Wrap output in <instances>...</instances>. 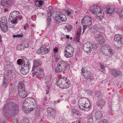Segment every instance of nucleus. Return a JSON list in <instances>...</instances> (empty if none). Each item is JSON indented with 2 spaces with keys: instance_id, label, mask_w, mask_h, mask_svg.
<instances>
[{
  "instance_id": "f257e3e1",
  "label": "nucleus",
  "mask_w": 123,
  "mask_h": 123,
  "mask_svg": "<svg viewBox=\"0 0 123 123\" xmlns=\"http://www.w3.org/2000/svg\"><path fill=\"white\" fill-rule=\"evenodd\" d=\"M19 111L17 104L8 99L6 101L3 110V112L6 117H10L16 115Z\"/></svg>"
},
{
  "instance_id": "f03ea898",
  "label": "nucleus",
  "mask_w": 123,
  "mask_h": 123,
  "mask_svg": "<svg viewBox=\"0 0 123 123\" xmlns=\"http://www.w3.org/2000/svg\"><path fill=\"white\" fill-rule=\"evenodd\" d=\"M70 84V81L67 79V77L62 76H59L58 79H56L55 83L60 88H68Z\"/></svg>"
},
{
  "instance_id": "7ed1b4c3",
  "label": "nucleus",
  "mask_w": 123,
  "mask_h": 123,
  "mask_svg": "<svg viewBox=\"0 0 123 123\" xmlns=\"http://www.w3.org/2000/svg\"><path fill=\"white\" fill-rule=\"evenodd\" d=\"M22 64H21V69L19 68L20 71L23 74L25 75L28 73L30 68L29 66V62L27 58L24 56H22Z\"/></svg>"
},
{
  "instance_id": "20e7f679",
  "label": "nucleus",
  "mask_w": 123,
  "mask_h": 123,
  "mask_svg": "<svg viewBox=\"0 0 123 123\" xmlns=\"http://www.w3.org/2000/svg\"><path fill=\"white\" fill-rule=\"evenodd\" d=\"M89 10L91 12L95 14L98 17V19L100 20L103 18L104 16V12L101 8L96 5H93L90 7Z\"/></svg>"
},
{
  "instance_id": "39448f33",
  "label": "nucleus",
  "mask_w": 123,
  "mask_h": 123,
  "mask_svg": "<svg viewBox=\"0 0 123 123\" xmlns=\"http://www.w3.org/2000/svg\"><path fill=\"white\" fill-rule=\"evenodd\" d=\"M22 18V16L20 15L19 12L14 11L10 13L9 19L10 20V21L12 24H15L17 23L18 21L21 20Z\"/></svg>"
},
{
  "instance_id": "423d86ee",
  "label": "nucleus",
  "mask_w": 123,
  "mask_h": 123,
  "mask_svg": "<svg viewBox=\"0 0 123 123\" xmlns=\"http://www.w3.org/2000/svg\"><path fill=\"white\" fill-rule=\"evenodd\" d=\"M101 51L103 55L108 56L111 59V57L114 54V51L109 45H104L101 48Z\"/></svg>"
},
{
  "instance_id": "0eeeda50",
  "label": "nucleus",
  "mask_w": 123,
  "mask_h": 123,
  "mask_svg": "<svg viewBox=\"0 0 123 123\" xmlns=\"http://www.w3.org/2000/svg\"><path fill=\"white\" fill-rule=\"evenodd\" d=\"M92 18L88 16H84L81 20V23L83 25V33L85 29L90 26L92 24Z\"/></svg>"
},
{
  "instance_id": "6e6552de",
  "label": "nucleus",
  "mask_w": 123,
  "mask_h": 123,
  "mask_svg": "<svg viewBox=\"0 0 123 123\" xmlns=\"http://www.w3.org/2000/svg\"><path fill=\"white\" fill-rule=\"evenodd\" d=\"M74 51V49L71 44H68L65 49L64 55L67 58L71 57L73 56V53Z\"/></svg>"
},
{
  "instance_id": "1a4fd4ad",
  "label": "nucleus",
  "mask_w": 123,
  "mask_h": 123,
  "mask_svg": "<svg viewBox=\"0 0 123 123\" xmlns=\"http://www.w3.org/2000/svg\"><path fill=\"white\" fill-rule=\"evenodd\" d=\"M67 63L63 61H61L58 63L55 69L56 73L60 72L65 71L67 67Z\"/></svg>"
},
{
  "instance_id": "9d476101",
  "label": "nucleus",
  "mask_w": 123,
  "mask_h": 123,
  "mask_svg": "<svg viewBox=\"0 0 123 123\" xmlns=\"http://www.w3.org/2000/svg\"><path fill=\"white\" fill-rule=\"evenodd\" d=\"M55 19L58 23H60L66 20V16L60 12H57L56 13Z\"/></svg>"
},
{
  "instance_id": "9b49d317",
  "label": "nucleus",
  "mask_w": 123,
  "mask_h": 123,
  "mask_svg": "<svg viewBox=\"0 0 123 123\" xmlns=\"http://www.w3.org/2000/svg\"><path fill=\"white\" fill-rule=\"evenodd\" d=\"M34 67L33 66L32 68V71L33 72L32 75L33 77L35 76V77L36 78L38 75L42 74V69L39 67Z\"/></svg>"
},
{
  "instance_id": "f8f14e48",
  "label": "nucleus",
  "mask_w": 123,
  "mask_h": 123,
  "mask_svg": "<svg viewBox=\"0 0 123 123\" xmlns=\"http://www.w3.org/2000/svg\"><path fill=\"white\" fill-rule=\"evenodd\" d=\"M16 0H1V4L3 7H9L14 4Z\"/></svg>"
},
{
  "instance_id": "ddd939ff",
  "label": "nucleus",
  "mask_w": 123,
  "mask_h": 123,
  "mask_svg": "<svg viewBox=\"0 0 123 123\" xmlns=\"http://www.w3.org/2000/svg\"><path fill=\"white\" fill-rule=\"evenodd\" d=\"M114 40L117 43L119 48L121 47L123 45V40L122 39V36L121 35H116L114 36Z\"/></svg>"
},
{
  "instance_id": "4468645a",
  "label": "nucleus",
  "mask_w": 123,
  "mask_h": 123,
  "mask_svg": "<svg viewBox=\"0 0 123 123\" xmlns=\"http://www.w3.org/2000/svg\"><path fill=\"white\" fill-rule=\"evenodd\" d=\"M93 45L90 42H87L85 43L83 46L84 50L87 53L90 52L92 50Z\"/></svg>"
},
{
  "instance_id": "2eb2a0df",
  "label": "nucleus",
  "mask_w": 123,
  "mask_h": 123,
  "mask_svg": "<svg viewBox=\"0 0 123 123\" xmlns=\"http://www.w3.org/2000/svg\"><path fill=\"white\" fill-rule=\"evenodd\" d=\"M86 101L82 107L81 106L80 107V109L84 111V112L88 111L91 106L90 101L88 99H87V100Z\"/></svg>"
},
{
  "instance_id": "dca6fc26",
  "label": "nucleus",
  "mask_w": 123,
  "mask_h": 123,
  "mask_svg": "<svg viewBox=\"0 0 123 123\" xmlns=\"http://www.w3.org/2000/svg\"><path fill=\"white\" fill-rule=\"evenodd\" d=\"M49 51V49L41 46L40 49L37 50V53L38 54L41 53L42 54H44L48 53Z\"/></svg>"
},
{
  "instance_id": "f3484780",
  "label": "nucleus",
  "mask_w": 123,
  "mask_h": 123,
  "mask_svg": "<svg viewBox=\"0 0 123 123\" xmlns=\"http://www.w3.org/2000/svg\"><path fill=\"white\" fill-rule=\"evenodd\" d=\"M94 38L95 40L98 43L101 44L104 43V39L102 35L97 34L95 36Z\"/></svg>"
},
{
  "instance_id": "a211bd4d",
  "label": "nucleus",
  "mask_w": 123,
  "mask_h": 123,
  "mask_svg": "<svg viewBox=\"0 0 123 123\" xmlns=\"http://www.w3.org/2000/svg\"><path fill=\"white\" fill-rule=\"evenodd\" d=\"M25 103H23L22 106V109L24 111L25 113L26 114L29 113L31 110V106L28 105L27 107Z\"/></svg>"
},
{
  "instance_id": "6ab92c4d",
  "label": "nucleus",
  "mask_w": 123,
  "mask_h": 123,
  "mask_svg": "<svg viewBox=\"0 0 123 123\" xmlns=\"http://www.w3.org/2000/svg\"><path fill=\"white\" fill-rule=\"evenodd\" d=\"M46 80V87L47 88L46 90V94H47L49 93V91L50 86L51 83V78L50 77H47Z\"/></svg>"
},
{
  "instance_id": "aec40b11",
  "label": "nucleus",
  "mask_w": 123,
  "mask_h": 123,
  "mask_svg": "<svg viewBox=\"0 0 123 123\" xmlns=\"http://www.w3.org/2000/svg\"><path fill=\"white\" fill-rule=\"evenodd\" d=\"M111 74L114 77H116L119 76L122 74V72L120 71L114 69H112L111 71Z\"/></svg>"
},
{
  "instance_id": "412c9836",
  "label": "nucleus",
  "mask_w": 123,
  "mask_h": 123,
  "mask_svg": "<svg viewBox=\"0 0 123 123\" xmlns=\"http://www.w3.org/2000/svg\"><path fill=\"white\" fill-rule=\"evenodd\" d=\"M9 82L8 80V76L6 74L4 75L3 85L5 87L7 86Z\"/></svg>"
},
{
  "instance_id": "4be33fe9",
  "label": "nucleus",
  "mask_w": 123,
  "mask_h": 123,
  "mask_svg": "<svg viewBox=\"0 0 123 123\" xmlns=\"http://www.w3.org/2000/svg\"><path fill=\"white\" fill-rule=\"evenodd\" d=\"M82 30L81 28L79 27L77 30L76 33V37H75L74 41L76 42H78L80 39V35L81 32Z\"/></svg>"
},
{
  "instance_id": "5701e85b",
  "label": "nucleus",
  "mask_w": 123,
  "mask_h": 123,
  "mask_svg": "<svg viewBox=\"0 0 123 123\" xmlns=\"http://www.w3.org/2000/svg\"><path fill=\"white\" fill-rule=\"evenodd\" d=\"M87 98H80L78 101L79 106L80 108V106L82 107L83 105L86 102V101L87 100Z\"/></svg>"
},
{
  "instance_id": "b1692460",
  "label": "nucleus",
  "mask_w": 123,
  "mask_h": 123,
  "mask_svg": "<svg viewBox=\"0 0 123 123\" xmlns=\"http://www.w3.org/2000/svg\"><path fill=\"white\" fill-rule=\"evenodd\" d=\"M27 92L24 90L21 91H18V94L20 97L22 98H25L26 97L27 95Z\"/></svg>"
},
{
  "instance_id": "393cba45",
  "label": "nucleus",
  "mask_w": 123,
  "mask_h": 123,
  "mask_svg": "<svg viewBox=\"0 0 123 123\" xmlns=\"http://www.w3.org/2000/svg\"><path fill=\"white\" fill-rule=\"evenodd\" d=\"M37 103L35 99L31 98V111L35 109L37 106Z\"/></svg>"
},
{
  "instance_id": "a878e982",
  "label": "nucleus",
  "mask_w": 123,
  "mask_h": 123,
  "mask_svg": "<svg viewBox=\"0 0 123 123\" xmlns=\"http://www.w3.org/2000/svg\"><path fill=\"white\" fill-rule=\"evenodd\" d=\"M102 116V112L101 111H97L95 113V117L96 120H99Z\"/></svg>"
},
{
  "instance_id": "bb28decb",
  "label": "nucleus",
  "mask_w": 123,
  "mask_h": 123,
  "mask_svg": "<svg viewBox=\"0 0 123 123\" xmlns=\"http://www.w3.org/2000/svg\"><path fill=\"white\" fill-rule=\"evenodd\" d=\"M83 76L86 79L89 80V81H91L93 80V76L91 73H89V74H87L86 76L85 75L84 76Z\"/></svg>"
},
{
  "instance_id": "cd10ccee",
  "label": "nucleus",
  "mask_w": 123,
  "mask_h": 123,
  "mask_svg": "<svg viewBox=\"0 0 123 123\" xmlns=\"http://www.w3.org/2000/svg\"><path fill=\"white\" fill-rule=\"evenodd\" d=\"M18 91H21L22 90H25V87L24 84L22 81L20 82L18 85Z\"/></svg>"
},
{
  "instance_id": "c85d7f7f",
  "label": "nucleus",
  "mask_w": 123,
  "mask_h": 123,
  "mask_svg": "<svg viewBox=\"0 0 123 123\" xmlns=\"http://www.w3.org/2000/svg\"><path fill=\"white\" fill-rule=\"evenodd\" d=\"M47 18V26H49L50 24V21L51 19V13L49 11L48 12V15L46 17Z\"/></svg>"
},
{
  "instance_id": "c756f323",
  "label": "nucleus",
  "mask_w": 123,
  "mask_h": 123,
  "mask_svg": "<svg viewBox=\"0 0 123 123\" xmlns=\"http://www.w3.org/2000/svg\"><path fill=\"white\" fill-rule=\"evenodd\" d=\"M92 114L93 113L91 112L87 117V120L89 123H92L93 122Z\"/></svg>"
},
{
  "instance_id": "7c9ffc66",
  "label": "nucleus",
  "mask_w": 123,
  "mask_h": 123,
  "mask_svg": "<svg viewBox=\"0 0 123 123\" xmlns=\"http://www.w3.org/2000/svg\"><path fill=\"white\" fill-rule=\"evenodd\" d=\"M34 67H37V66L40 65L42 64L41 61L38 59L35 60L34 61Z\"/></svg>"
},
{
  "instance_id": "2f4dec72",
  "label": "nucleus",
  "mask_w": 123,
  "mask_h": 123,
  "mask_svg": "<svg viewBox=\"0 0 123 123\" xmlns=\"http://www.w3.org/2000/svg\"><path fill=\"white\" fill-rule=\"evenodd\" d=\"M43 0H35V4L38 7H40L42 5Z\"/></svg>"
},
{
  "instance_id": "473e14b6",
  "label": "nucleus",
  "mask_w": 123,
  "mask_h": 123,
  "mask_svg": "<svg viewBox=\"0 0 123 123\" xmlns=\"http://www.w3.org/2000/svg\"><path fill=\"white\" fill-rule=\"evenodd\" d=\"M105 103V101L103 99H101L97 103V105L98 106H104Z\"/></svg>"
},
{
  "instance_id": "72a5a7b5",
  "label": "nucleus",
  "mask_w": 123,
  "mask_h": 123,
  "mask_svg": "<svg viewBox=\"0 0 123 123\" xmlns=\"http://www.w3.org/2000/svg\"><path fill=\"white\" fill-rule=\"evenodd\" d=\"M0 28L3 31L5 32L7 29L8 27L6 24H3L2 25H0Z\"/></svg>"
},
{
  "instance_id": "f704fd0d",
  "label": "nucleus",
  "mask_w": 123,
  "mask_h": 123,
  "mask_svg": "<svg viewBox=\"0 0 123 123\" xmlns=\"http://www.w3.org/2000/svg\"><path fill=\"white\" fill-rule=\"evenodd\" d=\"M73 28L72 26L71 25H68L64 26V29L67 30L68 32L70 31Z\"/></svg>"
},
{
  "instance_id": "c9c22d12",
  "label": "nucleus",
  "mask_w": 123,
  "mask_h": 123,
  "mask_svg": "<svg viewBox=\"0 0 123 123\" xmlns=\"http://www.w3.org/2000/svg\"><path fill=\"white\" fill-rule=\"evenodd\" d=\"M92 30L93 32L95 33L99 31V29L96 25H94L92 27Z\"/></svg>"
},
{
  "instance_id": "e433bc0d",
  "label": "nucleus",
  "mask_w": 123,
  "mask_h": 123,
  "mask_svg": "<svg viewBox=\"0 0 123 123\" xmlns=\"http://www.w3.org/2000/svg\"><path fill=\"white\" fill-rule=\"evenodd\" d=\"M7 20L4 18H1L0 21V25H2L3 24H6Z\"/></svg>"
},
{
  "instance_id": "4c0bfd02",
  "label": "nucleus",
  "mask_w": 123,
  "mask_h": 123,
  "mask_svg": "<svg viewBox=\"0 0 123 123\" xmlns=\"http://www.w3.org/2000/svg\"><path fill=\"white\" fill-rule=\"evenodd\" d=\"M114 11V9L112 8H108L106 10V12L109 14L112 13Z\"/></svg>"
},
{
  "instance_id": "58836bf2",
  "label": "nucleus",
  "mask_w": 123,
  "mask_h": 123,
  "mask_svg": "<svg viewBox=\"0 0 123 123\" xmlns=\"http://www.w3.org/2000/svg\"><path fill=\"white\" fill-rule=\"evenodd\" d=\"M88 71L87 70L86 68L83 67L81 69V74L83 76H84L85 75L84 74L86 73H88Z\"/></svg>"
},
{
  "instance_id": "ea45409f",
  "label": "nucleus",
  "mask_w": 123,
  "mask_h": 123,
  "mask_svg": "<svg viewBox=\"0 0 123 123\" xmlns=\"http://www.w3.org/2000/svg\"><path fill=\"white\" fill-rule=\"evenodd\" d=\"M72 113L74 114L79 115L80 114V112L75 109L73 110L72 111Z\"/></svg>"
},
{
  "instance_id": "a19ab883",
  "label": "nucleus",
  "mask_w": 123,
  "mask_h": 123,
  "mask_svg": "<svg viewBox=\"0 0 123 123\" xmlns=\"http://www.w3.org/2000/svg\"><path fill=\"white\" fill-rule=\"evenodd\" d=\"M20 120L18 118L14 119L12 123H21Z\"/></svg>"
},
{
  "instance_id": "79ce46f5",
  "label": "nucleus",
  "mask_w": 123,
  "mask_h": 123,
  "mask_svg": "<svg viewBox=\"0 0 123 123\" xmlns=\"http://www.w3.org/2000/svg\"><path fill=\"white\" fill-rule=\"evenodd\" d=\"M54 55L55 58V60L56 62L60 60V57L58 54L56 55V54L55 53V54Z\"/></svg>"
},
{
  "instance_id": "37998d69",
  "label": "nucleus",
  "mask_w": 123,
  "mask_h": 123,
  "mask_svg": "<svg viewBox=\"0 0 123 123\" xmlns=\"http://www.w3.org/2000/svg\"><path fill=\"white\" fill-rule=\"evenodd\" d=\"M54 110L52 108L49 107L47 109V111L48 113L50 114L52 113Z\"/></svg>"
},
{
  "instance_id": "c03bdc74",
  "label": "nucleus",
  "mask_w": 123,
  "mask_h": 123,
  "mask_svg": "<svg viewBox=\"0 0 123 123\" xmlns=\"http://www.w3.org/2000/svg\"><path fill=\"white\" fill-rule=\"evenodd\" d=\"M30 123V121L27 118H24L23 119V123L21 122V123Z\"/></svg>"
},
{
  "instance_id": "a18cd8bd",
  "label": "nucleus",
  "mask_w": 123,
  "mask_h": 123,
  "mask_svg": "<svg viewBox=\"0 0 123 123\" xmlns=\"http://www.w3.org/2000/svg\"><path fill=\"white\" fill-rule=\"evenodd\" d=\"M17 63L18 65L22 64V59H18L17 61Z\"/></svg>"
},
{
  "instance_id": "49530a36",
  "label": "nucleus",
  "mask_w": 123,
  "mask_h": 123,
  "mask_svg": "<svg viewBox=\"0 0 123 123\" xmlns=\"http://www.w3.org/2000/svg\"><path fill=\"white\" fill-rule=\"evenodd\" d=\"M119 15L120 18L123 19V11H121L119 13Z\"/></svg>"
},
{
  "instance_id": "de8ad7c7",
  "label": "nucleus",
  "mask_w": 123,
  "mask_h": 123,
  "mask_svg": "<svg viewBox=\"0 0 123 123\" xmlns=\"http://www.w3.org/2000/svg\"><path fill=\"white\" fill-rule=\"evenodd\" d=\"M101 95V93L100 92H98L95 94V96L97 97H99V96Z\"/></svg>"
},
{
  "instance_id": "09e8293b",
  "label": "nucleus",
  "mask_w": 123,
  "mask_h": 123,
  "mask_svg": "<svg viewBox=\"0 0 123 123\" xmlns=\"http://www.w3.org/2000/svg\"><path fill=\"white\" fill-rule=\"evenodd\" d=\"M22 36V35L20 34H18L17 35H13L12 37L14 38H15L16 37H21Z\"/></svg>"
},
{
  "instance_id": "8fccbe9b",
  "label": "nucleus",
  "mask_w": 123,
  "mask_h": 123,
  "mask_svg": "<svg viewBox=\"0 0 123 123\" xmlns=\"http://www.w3.org/2000/svg\"><path fill=\"white\" fill-rule=\"evenodd\" d=\"M53 50L54 52H55L54 54L55 53L56 54V55L58 54L57 52L58 49L57 48H55Z\"/></svg>"
},
{
  "instance_id": "3c124183",
  "label": "nucleus",
  "mask_w": 123,
  "mask_h": 123,
  "mask_svg": "<svg viewBox=\"0 0 123 123\" xmlns=\"http://www.w3.org/2000/svg\"><path fill=\"white\" fill-rule=\"evenodd\" d=\"M24 48H28L29 47V44L28 43H25L23 45Z\"/></svg>"
},
{
  "instance_id": "603ef678",
  "label": "nucleus",
  "mask_w": 123,
  "mask_h": 123,
  "mask_svg": "<svg viewBox=\"0 0 123 123\" xmlns=\"http://www.w3.org/2000/svg\"><path fill=\"white\" fill-rule=\"evenodd\" d=\"M84 123L82 121H80L79 120H78L76 121L73 122L72 123Z\"/></svg>"
},
{
  "instance_id": "864d4df0",
  "label": "nucleus",
  "mask_w": 123,
  "mask_h": 123,
  "mask_svg": "<svg viewBox=\"0 0 123 123\" xmlns=\"http://www.w3.org/2000/svg\"><path fill=\"white\" fill-rule=\"evenodd\" d=\"M86 92H87V94H89L90 95H91L92 94V92L90 90H87L86 91Z\"/></svg>"
},
{
  "instance_id": "5fc2aeb1",
  "label": "nucleus",
  "mask_w": 123,
  "mask_h": 123,
  "mask_svg": "<svg viewBox=\"0 0 123 123\" xmlns=\"http://www.w3.org/2000/svg\"><path fill=\"white\" fill-rule=\"evenodd\" d=\"M100 68L102 69L103 70H105V66L103 65L100 64Z\"/></svg>"
},
{
  "instance_id": "6e6d98bb",
  "label": "nucleus",
  "mask_w": 123,
  "mask_h": 123,
  "mask_svg": "<svg viewBox=\"0 0 123 123\" xmlns=\"http://www.w3.org/2000/svg\"><path fill=\"white\" fill-rule=\"evenodd\" d=\"M28 26L27 23H26V24L24 26V29L25 30L27 29L28 28Z\"/></svg>"
},
{
  "instance_id": "4d7b16f0",
  "label": "nucleus",
  "mask_w": 123,
  "mask_h": 123,
  "mask_svg": "<svg viewBox=\"0 0 123 123\" xmlns=\"http://www.w3.org/2000/svg\"><path fill=\"white\" fill-rule=\"evenodd\" d=\"M66 38H67L68 39H70V40H71L72 39V37H70V36L68 35H66Z\"/></svg>"
},
{
  "instance_id": "13d9d810",
  "label": "nucleus",
  "mask_w": 123,
  "mask_h": 123,
  "mask_svg": "<svg viewBox=\"0 0 123 123\" xmlns=\"http://www.w3.org/2000/svg\"><path fill=\"white\" fill-rule=\"evenodd\" d=\"M66 12L67 14L69 16H71V13L68 10H67L66 11Z\"/></svg>"
},
{
  "instance_id": "bf43d9fd",
  "label": "nucleus",
  "mask_w": 123,
  "mask_h": 123,
  "mask_svg": "<svg viewBox=\"0 0 123 123\" xmlns=\"http://www.w3.org/2000/svg\"><path fill=\"white\" fill-rule=\"evenodd\" d=\"M102 122H103V123H107V120L105 119L103 120Z\"/></svg>"
},
{
  "instance_id": "052dcab7",
  "label": "nucleus",
  "mask_w": 123,
  "mask_h": 123,
  "mask_svg": "<svg viewBox=\"0 0 123 123\" xmlns=\"http://www.w3.org/2000/svg\"><path fill=\"white\" fill-rule=\"evenodd\" d=\"M8 9H7V8H5V12H7L8 11Z\"/></svg>"
},
{
  "instance_id": "680f3d73",
  "label": "nucleus",
  "mask_w": 123,
  "mask_h": 123,
  "mask_svg": "<svg viewBox=\"0 0 123 123\" xmlns=\"http://www.w3.org/2000/svg\"><path fill=\"white\" fill-rule=\"evenodd\" d=\"M57 101H54L53 102V103L54 105L55 104H56L57 103Z\"/></svg>"
},
{
  "instance_id": "e2e57ef3",
  "label": "nucleus",
  "mask_w": 123,
  "mask_h": 123,
  "mask_svg": "<svg viewBox=\"0 0 123 123\" xmlns=\"http://www.w3.org/2000/svg\"><path fill=\"white\" fill-rule=\"evenodd\" d=\"M45 101H47V100H48V99H47V97H45Z\"/></svg>"
},
{
  "instance_id": "0e129e2a",
  "label": "nucleus",
  "mask_w": 123,
  "mask_h": 123,
  "mask_svg": "<svg viewBox=\"0 0 123 123\" xmlns=\"http://www.w3.org/2000/svg\"><path fill=\"white\" fill-rule=\"evenodd\" d=\"M119 4H121V1L120 0H118Z\"/></svg>"
},
{
  "instance_id": "69168bd1",
  "label": "nucleus",
  "mask_w": 123,
  "mask_h": 123,
  "mask_svg": "<svg viewBox=\"0 0 123 123\" xmlns=\"http://www.w3.org/2000/svg\"><path fill=\"white\" fill-rule=\"evenodd\" d=\"M115 28L116 29H119V27H117L116 26L115 27Z\"/></svg>"
},
{
  "instance_id": "338daca9",
  "label": "nucleus",
  "mask_w": 123,
  "mask_h": 123,
  "mask_svg": "<svg viewBox=\"0 0 123 123\" xmlns=\"http://www.w3.org/2000/svg\"><path fill=\"white\" fill-rule=\"evenodd\" d=\"M1 36L0 35V42L1 41Z\"/></svg>"
},
{
  "instance_id": "774afa93",
  "label": "nucleus",
  "mask_w": 123,
  "mask_h": 123,
  "mask_svg": "<svg viewBox=\"0 0 123 123\" xmlns=\"http://www.w3.org/2000/svg\"><path fill=\"white\" fill-rule=\"evenodd\" d=\"M17 50H20L21 49H18V47H17Z\"/></svg>"
}]
</instances>
